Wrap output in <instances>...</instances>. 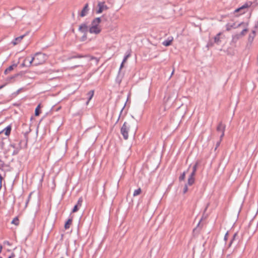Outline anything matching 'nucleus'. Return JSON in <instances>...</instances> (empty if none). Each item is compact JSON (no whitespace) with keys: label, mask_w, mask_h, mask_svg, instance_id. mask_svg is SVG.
Instances as JSON below:
<instances>
[{"label":"nucleus","mask_w":258,"mask_h":258,"mask_svg":"<svg viewBox=\"0 0 258 258\" xmlns=\"http://www.w3.org/2000/svg\"><path fill=\"white\" fill-rule=\"evenodd\" d=\"M19 75H20V74H16L14 75V76L8 77L7 78V81H10L11 80L14 79L15 78L18 77Z\"/></svg>","instance_id":"obj_29"},{"label":"nucleus","mask_w":258,"mask_h":258,"mask_svg":"<svg viewBox=\"0 0 258 258\" xmlns=\"http://www.w3.org/2000/svg\"><path fill=\"white\" fill-rule=\"evenodd\" d=\"M98 10H96V14H99L103 12V11L107 10L109 8L105 5L104 2H99L97 4Z\"/></svg>","instance_id":"obj_4"},{"label":"nucleus","mask_w":258,"mask_h":258,"mask_svg":"<svg viewBox=\"0 0 258 258\" xmlns=\"http://www.w3.org/2000/svg\"><path fill=\"white\" fill-rule=\"evenodd\" d=\"M2 249H3V246L0 244V253L2 252Z\"/></svg>","instance_id":"obj_48"},{"label":"nucleus","mask_w":258,"mask_h":258,"mask_svg":"<svg viewBox=\"0 0 258 258\" xmlns=\"http://www.w3.org/2000/svg\"><path fill=\"white\" fill-rule=\"evenodd\" d=\"M11 147H12L13 148L16 149V147H17V145H16V144H13V145H11Z\"/></svg>","instance_id":"obj_47"},{"label":"nucleus","mask_w":258,"mask_h":258,"mask_svg":"<svg viewBox=\"0 0 258 258\" xmlns=\"http://www.w3.org/2000/svg\"><path fill=\"white\" fill-rule=\"evenodd\" d=\"M248 8V5L247 4H245L243 5L242 7L236 9L235 10V13L240 12V14H244L245 13L244 10Z\"/></svg>","instance_id":"obj_16"},{"label":"nucleus","mask_w":258,"mask_h":258,"mask_svg":"<svg viewBox=\"0 0 258 258\" xmlns=\"http://www.w3.org/2000/svg\"><path fill=\"white\" fill-rule=\"evenodd\" d=\"M239 240V237L238 236V232H236L232 236L231 239L230 240L229 244H228L227 247L230 248L232 246V245L234 243V242L236 241H238Z\"/></svg>","instance_id":"obj_11"},{"label":"nucleus","mask_w":258,"mask_h":258,"mask_svg":"<svg viewBox=\"0 0 258 258\" xmlns=\"http://www.w3.org/2000/svg\"><path fill=\"white\" fill-rule=\"evenodd\" d=\"M252 33L254 34V35H255V31H254V30H253V31H252Z\"/></svg>","instance_id":"obj_50"},{"label":"nucleus","mask_w":258,"mask_h":258,"mask_svg":"<svg viewBox=\"0 0 258 258\" xmlns=\"http://www.w3.org/2000/svg\"><path fill=\"white\" fill-rule=\"evenodd\" d=\"M9 257H11V258H14L15 257V253L14 252H12Z\"/></svg>","instance_id":"obj_44"},{"label":"nucleus","mask_w":258,"mask_h":258,"mask_svg":"<svg viewBox=\"0 0 258 258\" xmlns=\"http://www.w3.org/2000/svg\"><path fill=\"white\" fill-rule=\"evenodd\" d=\"M17 66V64H14L13 65L10 66L7 69H6L5 71V74H7L8 72L12 71L14 69V67H16Z\"/></svg>","instance_id":"obj_22"},{"label":"nucleus","mask_w":258,"mask_h":258,"mask_svg":"<svg viewBox=\"0 0 258 258\" xmlns=\"http://www.w3.org/2000/svg\"><path fill=\"white\" fill-rule=\"evenodd\" d=\"M255 28H258V21L256 22V23L255 25Z\"/></svg>","instance_id":"obj_49"},{"label":"nucleus","mask_w":258,"mask_h":258,"mask_svg":"<svg viewBox=\"0 0 258 258\" xmlns=\"http://www.w3.org/2000/svg\"><path fill=\"white\" fill-rule=\"evenodd\" d=\"M89 4L88 3H86L85 6H84L82 11L81 12L79 15L81 17H84L87 15L89 12Z\"/></svg>","instance_id":"obj_9"},{"label":"nucleus","mask_w":258,"mask_h":258,"mask_svg":"<svg viewBox=\"0 0 258 258\" xmlns=\"http://www.w3.org/2000/svg\"><path fill=\"white\" fill-rule=\"evenodd\" d=\"M32 195V192H30L28 197V199H27V200L26 201V204H25V207H26L30 201V200L31 199V196Z\"/></svg>","instance_id":"obj_34"},{"label":"nucleus","mask_w":258,"mask_h":258,"mask_svg":"<svg viewBox=\"0 0 258 258\" xmlns=\"http://www.w3.org/2000/svg\"><path fill=\"white\" fill-rule=\"evenodd\" d=\"M225 128L226 125L223 123L222 121L219 122L217 126L216 130L218 132H221V135L220 137L221 138V140H222L223 137L224 136Z\"/></svg>","instance_id":"obj_5"},{"label":"nucleus","mask_w":258,"mask_h":258,"mask_svg":"<svg viewBox=\"0 0 258 258\" xmlns=\"http://www.w3.org/2000/svg\"><path fill=\"white\" fill-rule=\"evenodd\" d=\"M195 181V178L188 177V180H187V183L186 184L187 185L191 186L192 185Z\"/></svg>","instance_id":"obj_23"},{"label":"nucleus","mask_w":258,"mask_h":258,"mask_svg":"<svg viewBox=\"0 0 258 258\" xmlns=\"http://www.w3.org/2000/svg\"><path fill=\"white\" fill-rule=\"evenodd\" d=\"M199 162L198 161H197L192 167V171H194V172L197 171V168H198V166H199Z\"/></svg>","instance_id":"obj_28"},{"label":"nucleus","mask_w":258,"mask_h":258,"mask_svg":"<svg viewBox=\"0 0 258 258\" xmlns=\"http://www.w3.org/2000/svg\"><path fill=\"white\" fill-rule=\"evenodd\" d=\"M228 238V232L227 231L224 236V240L225 241H226L227 240Z\"/></svg>","instance_id":"obj_37"},{"label":"nucleus","mask_w":258,"mask_h":258,"mask_svg":"<svg viewBox=\"0 0 258 258\" xmlns=\"http://www.w3.org/2000/svg\"><path fill=\"white\" fill-rule=\"evenodd\" d=\"M6 85V84H5L4 85H2L0 86V90L1 89L3 88Z\"/></svg>","instance_id":"obj_46"},{"label":"nucleus","mask_w":258,"mask_h":258,"mask_svg":"<svg viewBox=\"0 0 258 258\" xmlns=\"http://www.w3.org/2000/svg\"><path fill=\"white\" fill-rule=\"evenodd\" d=\"M22 89V88L18 89L16 92H15L14 93V94H15V95H18L20 93V92L21 91Z\"/></svg>","instance_id":"obj_40"},{"label":"nucleus","mask_w":258,"mask_h":258,"mask_svg":"<svg viewBox=\"0 0 258 258\" xmlns=\"http://www.w3.org/2000/svg\"><path fill=\"white\" fill-rule=\"evenodd\" d=\"M101 31L99 26H91L89 29V32L91 34H98Z\"/></svg>","instance_id":"obj_7"},{"label":"nucleus","mask_w":258,"mask_h":258,"mask_svg":"<svg viewBox=\"0 0 258 258\" xmlns=\"http://www.w3.org/2000/svg\"><path fill=\"white\" fill-rule=\"evenodd\" d=\"M79 66H80V65H77V66H76L75 67V68H76V67H79Z\"/></svg>","instance_id":"obj_51"},{"label":"nucleus","mask_w":258,"mask_h":258,"mask_svg":"<svg viewBox=\"0 0 258 258\" xmlns=\"http://www.w3.org/2000/svg\"><path fill=\"white\" fill-rule=\"evenodd\" d=\"M20 150L21 147H16V149H15V150L13 152V155H15L18 154Z\"/></svg>","instance_id":"obj_32"},{"label":"nucleus","mask_w":258,"mask_h":258,"mask_svg":"<svg viewBox=\"0 0 258 258\" xmlns=\"http://www.w3.org/2000/svg\"><path fill=\"white\" fill-rule=\"evenodd\" d=\"M173 40V37H169L166 40H164L162 42V44L165 46H168L171 45V43Z\"/></svg>","instance_id":"obj_14"},{"label":"nucleus","mask_w":258,"mask_h":258,"mask_svg":"<svg viewBox=\"0 0 258 258\" xmlns=\"http://www.w3.org/2000/svg\"><path fill=\"white\" fill-rule=\"evenodd\" d=\"M4 244L5 245H9V246H11L12 245V243H10L9 241H5L4 242Z\"/></svg>","instance_id":"obj_38"},{"label":"nucleus","mask_w":258,"mask_h":258,"mask_svg":"<svg viewBox=\"0 0 258 258\" xmlns=\"http://www.w3.org/2000/svg\"><path fill=\"white\" fill-rule=\"evenodd\" d=\"M130 55H131L130 52H129L128 53H127V52H126V54L124 56L123 59L122 60L123 63H124L126 61V60L130 56Z\"/></svg>","instance_id":"obj_31"},{"label":"nucleus","mask_w":258,"mask_h":258,"mask_svg":"<svg viewBox=\"0 0 258 258\" xmlns=\"http://www.w3.org/2000/svg\"><path fill=\"white\" fill-rule=\"evenodd\" d=\"M26 36V34H24V35H22L21 36H20L19 37H16V38H15L12 41V43L14 45H17L18 44H19L21 41H22V40L23 39V38Z\"/></svg>","instance_id":"obj_13"},{"label":"nucleus","mask_w":258,"mask_h":258,"mask_svg":"<svg viewBox=\"0 0 258 258\" xmlns=\"http://www.w3.org/2000/svg\"><path fill=\"white\" fill-rule=\"evenodd\" d=\"M124 108V106L123 107V108H122V109H121V111H120L119 116V117H118V119H117V120L116 122L119 120V119L120 116V114H121V113L122 112V111H123V110Z\"/></svg>","instance_id":"obj_43"},{"label":"nucleus","mask_w":258,"mask_h":258,"mask_svg":"<svg viewBox=\"0 0 258 258\" xmlns=\"http://www.w3.org/2000/svg\"><path fill=\"white\" fill-rule=\"evenodd\" d=\"M248 31V29L245 28L242 30V31L239 33L241 37L244 36L245 33Z\"/></svg>","instance_id":"obj_30"},{"label":"nucleus","mask_w":258,"mask_h":258,"mask_svg":"<svg viewBox=\"0 0 258 258\" xmlns=\"http://www.w3.org/2000/svg\"><path fill=\"white\" fill-rule=\"evenodd\" d=\"M221 141L222 140H221V138H220V140L218 142H217V143H216V147L215 148V150H216L217 148L220 146Z\"/></svg>","instance_id":"obj_36"},{"label":"nucleus","mask_w":258,"mask_h":258,"mask_svg":"<svg viewBox=\"0 0 258 258\" xmlns=\"http://www.w3.org/2000/svg\"><path fill=\"white\" fill-rule=\"evenodd\" d=\"M11 130L12 126L11 125H9L5 128L2 132H1L0 134L4 132L7 136H9L10 135Z\"/></svg>","instance_id":"obj_15"},{"label":"nucleus","mask_w":258,"mask_h":258,"mask_svg":"<svg viewBox=\"0 0 258 258\" xmlns=\"http://www.w3.org/2000/svg\"><path fill=\"white\" fill-rule=\"evenodd\" d=\"M222 35V32H219L214 37L213 39H210L207 43V46L212 47L214 44L219 45L221 42L220 36Z\"/></svg>","instance_id":"obj_3"},{"label":"nucleus","mask_w":258,"mask_h":258,"mask_svg":"<svg viewBox=\"0 0 258 258\" xmlns=\"http://www.w3.org/2000/svg\"><path fill=\"white\" fill-rule=\"evenodd\" d=\"M188 190V187H187V184H185L184 186V188H183V194H185Z\"/></svg>","instance_id":"obj_35"},{"label":"nucleus","mask_w":258,"mask_h":258,"mask_svg":"<svg viewBox=\"0 0 258 258\" xmlns=\"http://www.w3.org/2000/svg\"><path fill=\"white\" fill-rule=\"evenodd\" d=\"M46 56L44 53L41 52L36 53L35 56L29 60V64L27 66L30 67L33 62L34 65L36 66L42 64L45 61Z\"/></svg>","instance_id":"obj_1"},{"label":"nucleus","mask_w":258,"mask_h":258,"mask_svg":"<svg viewBox=\"0 0 258 258\" xmlns=\"http://www.w3.org/2000/svg\"><path fill=\"white\" fill-rule=\"evenodd\" d=\"M0 258H3L2 256H0Z\"/></svg>","instance_id":"obj_53"},{"label":"nucleus","mask_w":258,"mask_h":258,"mask_svg":"<svg viewBox=\"0 0 258 258\" xmlns=\"http://www.w3.org/2000/svg\"><path fill=\"white\" fill-rule=\"evenodd\" d=\"M83 201V198L82 197L79 198L77 204L75 205L72 209V213H76L79 210L80 207L82 206Z\"/></svg>","instance_id":"obj_8"},{"label":"nucleus","mask_w":258,"mask_h":258,"mask_svg":"<svg viewBox=\"0 0 258 258\" xmlns=\"http://www.w3.org/2000/svg\"><path fill=\"white\" fill-rule=\"evenodd\" d=\"M101 22V19L100 17H97L93 19L91 22V26H99V24Z\"/></svg>","instance_id":"obj_17"},{"label":"nucleus","mask_w":258,"mask_h":258,"mask_svg":"<svg viewBox=\"0 0 258 258\" xmlns=\"http://www.w3.org/2000/svg\"><path fill=\"white\" fill-rule=\"evenodd\" d=\"M130 129V125L127 122H124L120 128V133L123 139L126 140L128 138V132Z\"/></svg>","instance_id":"obj_2"},{"label":"nucleus","mask_w":258,"mask_h":258,"mask_svg":"<svg viewBox=\"0 0 258 258\" xmlns=\"http://www.w3.org/2000/svg\"><path fill=\"white\" fill-rule=\"evenodd\" d=\"M123 64H124V63H123V61H122L121 63V64H120V66L119 71L123 67Z\"/></svg>","instance_id":"obj_45"},{"label":"nucleus","mask_w":258,"mask_h":258,"mask_svg":"<svg viewBox=\"0 0 258 258\" xmlns=\"http://www.w3.org/2000/svg\"><path fill=\"white\" fill-rule=\"evenodd\" d=\"M3 178L1 174H0V189L2 188V181Z\"/></svg>","instance_id":"obj_42"},{"label":"nucleus","mask_w":258,"mask_h":258,"mask_svg":"<svg viewBox=\"0 0 258 258\" xmlns=\"http://www.w3.org/2000/svg\"><path fill=\"white\" fill-rule=\"evenodd\" d=\"M29 60H30V59H29V58H26L24 59L23 62L20 65L21 68H23V67L26 66V61H28L29 62Z\"/></svg>","instance_id":"obj_33"},{"label":"nucleus","mask_w":258,"mask_h":258,"mask_svg":"<svg viewBox=\"0 0 258 258\" xmlns=\"http://www.w3.org/2000/svg\"><path fill=\"white\" fill-rule=\"evenodd\" d=\"M94 90H92L87 93V95L88 96V101L86 103L87 104H88V103L89 102V101L91 100V99L92 98V97L94 96Z\"/></svg>","instance_id":"obj_19"},{"label":"nucleus","mask_w":258,"mask_h":258,"mask_svg":"<svg viewBox=\"0 0 258 258\" xmlns=\"http://www.w3.org/2000/svg\"><path fill=\"white\" fill-rule=\"evenodd\" d=\"M141 192H142V190H141V188H139L135 190L134 194H133V196L135 197V196H138L141 193Z\"/></svg>","instance_id":"obj_27"},{"label":"nucleus","mask_w":258,"mask_h":258,"mask_svg":"<svg viewBox=\"0 0 258 258\" xmlns=\"http://www.w3.org/2000/svg\"><path fill=\"white\" fill-rule=\"evenodd\" d=\"M85 57V55H82V54H76L75 55H70L68 57V59L69 60H70V59H74V58H83V57Z\"/></svg>","instance_id":"obj_20"},{"label":"nucleus","mask_w":258,"mask_h":258,"mask_svg":"<svg viewBox=\"0 0 258 258\" xmlns=\"http://www.w3.org/2000/svg\"><path fill=\"white\" fill-rule=\"evenodd\" d=\"M244 24V23L243 22H241L240 23H239L237 25L236 24V23H228L226 25V31H229L230 30H231V29L232 28L236 29L237 28L240 27L241 25H243Z\"/></svg>","instance_id":"obj_6"},{"label":"nucleus","mask_w":258,"mask_h":258,"mask_svg":"<svg viewBox=\"0 0 258 258\" xmlns=\"http://www.w3.org/2000/svg\"><path fill=\"white\" fill-rule=\"evenodd\" d=\"M25 141L20 140L17 145V147H21V150L24 148H27V142H28V138L26 136H25Z\"/></svg>","instance_id":"obj_10"},{"label":"nucleus","mask_w":258,"mask_h":258,"mask_svg":"<svg viewBox=\"0 0 258 258\" xmlns=\"http://www.w3.org/2000/svg\"><path fill=\"white\" fill-rule=\"evenodd\" d=\"M79 31L85 34H87V32L89 31L87 25L86 23H83L80 25L79 28Z\"/></svg>","instance_id":"obj_12"},{"label":"nucleus","mask_w":258,"mask_h":258,"mask_svg":"<svg viewBox=\"0 0 258 258\" xmlns=\"http://www.w3.org/2000/svg\"><path fill=\"white\" fill-rule=\"evenodd\" d=\"M11 224L18 226L19 224V220L18 217H15L11 222Z\"/></svg>","instance_id":"obj_25"},{"label":"nucleus","mask_w":258,"mask_h":258,"mask_svg":"<svg viewBox=\"0 0 258 258\" xmlns=\"http://www.w3.org/2000/svg\"><path fill=\"white\" fill-rule=\"evenodd\" d=\"M173 72H174V70L172 71L171 75H172L173 74Z\"/></svg>","instance_id":"obj_52"},{"label":"nucleus","mask_w":258,"mask_h":258,"mask_svg":"<svg viewBox=\"0 0 258 258\" xmlns=\"http://www.w3.org/2000/svg\"><path fill=\"white\" fill-rule=\"evenodd\" d=\"M87 34H84V35L82 36V41H84L86 40V38H87Z\"/></svg>","instance_id":"obj_41"},{"label":"nucleus","mask_w":258,"mask_h":258,"mask_svg":"<svg viewBox=\"0 0 258 258\" xmlns=\"http://www.w3.org/2000/svg\"><path fill=\"white\" fill-rule=\"evenodd\" d=\"M73 222V218H69L65 223L64 224V229H68L70 228V226L72 225Z\"/></svg>","instance_id":"obj_18"},{"label":"nucleus","mask_w":258,"mask_h":258,"mask_svg":"<svg viewBox=\"0 0 258 258\" xmlns=\"http://www.w3.org/2000/svg\"><path fill=\"white\" fill-rule=\"evenodd\" d=\"M188 169H187L186 171H184L179 177V180L180 181L184 180L185 177V174L188 171Z\"/></svg>","instance_id":"obj_26"},{"label":"nucleus","mask_w":258,"mask_h":258,"mask_svg":"<svg viewBox=\"0 0 258 258\" xmlns=\"http://www.w3.org/2000/svg\"><path fill=\"white\" fill-rule=\"evenodd\" d=\"M241 37H242L241 36V35L239 34V33L238 34H236L235 35H233L232 36V41H237L239 39H240Z\"/></svg>","instance_id":"obj_24"},{"label":"nucleus","mask_w":258,"mask_h":258,"mask_svg":"<svg viewBox=\"0 0 258 258\" xmlns=\"http://www.w3.org/2000/svg\"><path fill=\"white\" fill-rule=\"evenodd\" d=\"M40 108H41V105H40V104H39V105H37V106L35 108V116H37L40 115V114L41 113Z\"/></svg>","instance_id":"obj_21"},{"label":"nucleus","mask_w":258,"mask_h":258,"mask_svg":"<svg viewBox=\"0 0 258 258\" xmlns=\"http://www.w3.org/2000/svg\"><path fill=\"white\" fill-rule=\"evenodd\" d=\"M196 172H194V171H192L191 173L189 175V177L195 178V176L196 175Z\"/></svg>","instance_id":"obj_39"}]
</instances>
